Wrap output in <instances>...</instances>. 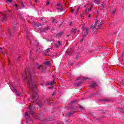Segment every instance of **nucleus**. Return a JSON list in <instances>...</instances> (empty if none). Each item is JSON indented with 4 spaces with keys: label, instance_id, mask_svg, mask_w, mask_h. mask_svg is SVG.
Segmentation results:
<instances>
[{
    "label": "nucleus",
    "instance_id": "nucleus-32",
    "mask_svg": "<svg viewBox=\"0 0 124 124\" xmlns=\"http://www.w3.org/2000/svg\"><path fill=\"white\" fill-rule=\"evenodd\" d=\"M42 104V103H41V102H39V106L40 107L41 106V105Z\"/></svg>",
    "mask_w": 124,
    "mask_h": 124
},
{
    "label": "nucleus",
    "instance_id": "nucleus-26",
    "mask_svg": "<svg viewBox=\"0 0 124 124\" xmlns=\"http://www.w3.org/2000/svg\"><path fill=\"white\" fill-rule=\"evenodd\" d=\"M116 13V10H113L112 12V14H115Z\"/></svg>",
    "mask_w": 124,
    "mask_h": 124
},
{
    "label": "nucleus",
    "instance_id": "nucleus-50",
    "mask_svg": "<svg viewBox=\"0 0 124 124\" xmlns=\"http://www.w3.org/2000/svg\"><path fill=\"white\" fill-rule=\"evenodd\" d=\"M30 54H31V52H30Z\"/></svg>",
    "mask_w": 124,
    "mask_h": 124
},
{
    "label": "nucleus",
    "instance_id": "nucleus-30",
    "mask_svg": "<svg viewBox=\"0 0 124 124\" xmlns=\"http://www.w3.org/2000/svg\"><path fill=\"white\" fill-rule=\"evenodd\" d=\"M25 116H26V117H28V116H29V112H26Z\"/></svg>",
    "mask_w": 124,
    "mask_h": 124
},
{
    "label": "nucleus",
    "instance_id": "nucleus-49",
    "mask_svg": "<svg viewBox=\"0 0 124 124\" xmlns=\"http://www.w3.org/2000/svg\"><path fill=\"white\" fill-rule=\"evenodd\" d=\"M79 79H80V78H78V80H79Z\"/></svg>",
    "mask_w": 124,
    "mask_h": 124
},
{
    "label": "nucleus",
    "instance_id": "nucleus-3",
    "mask_svg": "<svg viewBox=\"0 0 124 124\" xmlns=\"http://www.w3.org/2000/svg\"><path fill=\"white\" fill-rule=\"evenodd\" d=\"M84 6L86 8L85 13L87 15H88V18H91V15L88 13L89 12H91L92 8L93 7V5L90 6L89 4H87L85 5Z\"/></svg>",
    "mask_w": 124,
    "mask_h": 124
},
{
    "label": "nucleus",
    "instance_id": "nucleus-9",
    "mask_svg": "<svg viewBox=\"0 0 124 124\" xmlns=\"http://www.w3.org/2000/svg\"><path fill=\"white\" fill-rule=\"evenodd\" d=\"M36 66L37 67V68H38L39 69L41 70V71L42 72H45V69H46V68H43L42 67V65H39V64L38 63L36 64Z\"/></svg>",
    "mask_w": 124,
    "mask_h": 124
},
{
    "label": "nucleus",
    "instance_id": "nucleus-45",
    "mask_svg": "<svg viewBox=\"0 0 124 124\" xmlns=\"http://www.w3.org/2000/svg\"><path fill=\"white\" fill-rule=\"evenodd\" d=\"M53 87H48V89H52Z\"/></svg>",
    "mask_w": 124,
    "mask_h": 124
},
{
    "label": "nucleus",
    "instance_id": "nucleus-12",
    "mask_svg": "<svg viewBox=\"0 0 124 124\" xmlns=\"http://www.w3.org/2000/svg\"><path fill=\"white\" fill-rule=\"evenodd\" d=\"M46 85H49L52 86V85H55V81H53L51 82H47Z\"/></svg>",
    "mask_w": 124,
    "mask_h": 124
},
{
    "label": "nucleus",
    "instance_id": "nucleus-10",
    "mask_svg": "<svg viewBox=\"0 0 124 124\" xmlns=\"http://www.w3.org/2000/svg\"><path fill=\"white\" fill-rule=\"evenodd\" d=\"M57 10L60 11V12H62V11H63V9H62V6L57 7Z\"/></svg>",
    "mask_w": 124,
    "mask_h": 124
},
{
    "label": "nucleus",
    "instance_id": "nucleus-22",
    "mask_svg": "<svg viewBox=\"0 0 124 124\" xmlns=\"http://www.w3.org/2000/svg\"><path fill=\"white\" fill-rule=\"evenodd\" d=\"M54 46L56 47V48H59V45H57V44H55Z\"/></svg>",
    "mask_w": 124,
    "mask_h": 124
},
{
    "label": "nucleus",
    "instance_id": "nucleus-34",
    "mask_svg": "<svg viewBox=\"0 0 124 124\" xmlns=\"http://www.w3.org/2000/svg\"><path fill=\"white\" fill-rule=\"evenodd\" d=\"M74 102H75V101H73L71 102L70 104H72V103H74Z\"/></svg>",
    "mask_w": 124,
    "mask_h": 124
},
{
    "label": "nucleus",
    "instance_id": "nucleus-46",
    "mask_svg": "<svg viewBox=\"0 0 124 124\" xmlns=\"http://www.w3.org/2000/svg\"><path fill=\"white\" fill-rule=\"evenodd\" d=\"M79 108H80V109H82V107H81V106H79Z\"/></svg>",
    "mask_w": 124,
    "mask_h": 124
},
{
    "label": "nucleus",
    "instance_id": "nucleus-4",
    "mask_svg": "<svg viewBox=\"0 0 124 124\" xmlns=\"http://www.w3.org/2000/svg\"><path fill=\"white\" fill-rule=\"evenodd\" d=\"M13 88L12 91L13 93H15L16 94V95L18 96L21 95V93H18V91H19V87L16 85H12Z\"/></svg>",
    "mask_w": 124,
    "mask_h": 124
},
{
    "label": "nucleus",
    "instance_id": "nucleus-14",
    "mask_svg": "<svg viewBox=\"0 0 124 124\" xmlns=\"http://www.w3.org/2000/svg\"><path fill=\"white\" fill-rule=\"evenodd\" d=\"M96 86V83L93 82L90 85V88H94Z\"/></svg>",
    "mask_w": 124,
    "mask_h": 124
},
{
    "label": "nucleus",
    "instance_id": "nucleus-41",
    "mask_svg": "<svg viewBox=\"0 0 124 124\" xmlns=\"http://www.w3.org/2000/svg\"><path fill=\"white\" fill-rule=\"evenodd\" d=\"M83 40H84V39H82L80 40V42H82Z\"/></svg>",
    "mask_w": 124,
    "mask_h": 124
},
{
    "label": "nucleus",
    "instance_id": "nucleus-11",
    "mask_svg": "<svg viewBox=\"0 0 124 124\" xmlns=\"http://www.w3.org/2000/svg\"><path fill=\"white\" fill-rule=\"evenodd\" d=\"M62 32H61L60 33H58L56 34V37L57 38L60 37V36H62Z\"/></svg>",
    "mask_w": 124,
    "mask_h": 124
},
{
    "label": "nucleus",
    "instance_id": "nucleus-42",
    "mask_svg": "<svg viewBox=\"0 0 124 124\" xmlns=\"http://www.w3.org/2000/svg\"><path fill=\"white\" fill-rule=\"evenodd\" d=\"M37 1H38V0H35V2L36 3L37 2Z\"/></svg>",
    "mask_w": 124,
    "mask_h": 124
},
{
    "label": "nucleus",
    "instance_id": "nucleus-29",
    "mask_svg": "<svg viewBox=\"0 0 124 124\" xmlns=\"http://www.w3.org/2000/svg\"><path fill=\"white\" fill-rule=\"evenodd\" d=\"M71 11L72 13H73L74 12V11H75V10H74L73 9H71Z\"/></svg>",
    "mask_w": 124,
    "mask_h": 124
},
{
    "label": "nucleus",
    "instance_id": "nucleus-47",
    "mask_svg": "<svg viewBox=\"0 0 124 124\" xmlns=\"http://www.w3.org/2000/svg\"><path fill=\"white\" fill-rule=\"evenodd\" d=\"M71 24H72V22H71V23H70V25H71Z\"/></svg>",
    "mask_w": 124,
    "mask_h": 124
},
{
    "label": "nucleus",
    "instance_id": "nucleus-25",
    "mask_svg": "<svg viewBox=\"0 0 124 124\" xmlns=\"http://www.w3.org/2000/svg\"><path fill=\"white\" fill-rule=\"evenodd\" d=\"M72 32H73L74 33H75L76 32V29H74L72 30Z\"/></svg>",
    "mask_w": 124,
    "mask_h": 124
},
{
    "label": "nucleus",
    "instance_id": "nucleus-16",
    "mask_svg": "<svg viewBox=\"0 0 124 124\" xmlns=\"http://www.w3.org/2000/svg\"><path fill=\"white\" fill-rule=\"evenodd\" d=\"M25 31H26V33L27 34V36H29V32H30V31H29V29H28V28H26L25 29Z\"/></svg>",
    "mask_w": 124,
    "mask_h": 124
},
{
    "label": "nucleus",
    "instance_id": "nucleus-18",
    "mask_svg": "<svg viewBox=\"0 0 124 124\" xmlns=\"http://www.w3.org/2000/svg\"><path fill=\"white\" fill-rule=\"evenodd\" d=\"M18 29V27H17V26L14 25V31H16Z\"/></svg>",
    "mask_w": 124,
    "mask_h": 124
},
{
    "label": "nucleus",
    "instance_id": "nucleus-17",
    "mask_svg": "<svg viewBox=\"0 0 124 124\" xmlns=\"http://www.w3.org/2000/svg\"><path fill=\"white\" fill-rule=\"evenodd\" d=\"M94 2H95V4H97L99 3V0H95Z\"/></svg>",
    "mask_w": 124,
    "mask_h": 124
},
{
    "label": "nucleus",
    "instance_id": "nucleus-43",
    "mask_svg": "<svg viewBox=\"0 0 124 124\" xmlns=\"http://www.w3.org/2000/svg\"><path fill=\"white\" fill-rule=\"evenodd\" d=\"M55 94V92H53V93H52V96H54Z\"/></svg>",
    "mask_w": 124,
    "mask_h": 124
},
{
    "label": "nucleus",
    "instance_id": "nucleus-28",
    "mask_svg": "<svg viewBox=\"0 0 124 124\" xmlns=\"http://www.w3.org/2000/svg\"><path fill=\"white\" fill-rule=\"evenodd\" d=\"M49 4H50V2H49V1H47L46 5H49Z\"/></svg>",
    "mask_w": 124,
    "mask_h": 124
},
{
    "label": "nucleus",
    "instance_id": "nucleus-1",
    "mask_svg": "<svg viewBox=\"0 0 124 124\" xmlns=\"http://www.w3.org/2000/svg\"><path fill=\"white\" fill-rule=\"evenodd\" d=\"M34 72L31 74V71L29 69L26 70L25 73L22 74V78L24 81L27 80L28 86L31 91V94L33 96V101L35 103H37L38 101V94H37V88H36V83L33 79V74Z\"/></svg>",
    "mask_w": 124,
    "mask_h": 124
},
{
    "label": "nucleus",
    "instance_id": "nucleus-13",
    "mask_svg": "<svg viewBox=\"0 0 124 124\" xmlns=\"http://www.w3.org/2000/svg\"><path fill=\"white\" fill-rule=\"evenodd\" d=\"M34 26L35 28H39V27H40V26H41V24L40 23H35Z\"/></svg>",
    "mask_w": 124,
    "mask_h": 124
},
{
    "label": "nucleus",
    "instance_id": "nucleus-24",
    "mask_svg": "<svg viewBox=\"0 0 124 124\" xmlns=\"http://www.w3.org/2000/svg\"><path fill=\"white\" fill-rule=\"evenodd\" d=\"M0 50H2V48L1 47H0ZM1 53H2V54H3V55H5V54H4L2 50L1 51Z\"/></svg>",
    "mask_w": 124,
    "mask_h": 124
},
{
    "label": "nucleus",
    "instance_id": "nucleus-39",
    "mask_svg": "<svg viewBox=\"0 0 124 124\" xmlns=\"http://www.w3.org/2000/svg\"><path fill=\"white\" fill-rule=\"evenodd\" d=\"M50 48H48L46 50V52H49V50H50Z\"/></svg>",
    "mask_w": 124,
    "mask_h": 124
},
{
    "label": "nucleus",
    "instance_id": "nucleus-7",
    "mask_svg": "<svg viewBox=\"0 0 124 124\" xmlns=\"http://www.w3.org/2000/svg\"><path fill=\"white\" fill-rule=\"evenodd\" d=\"M0 15H2V20L3 22H5V21L7 20V17L6 16V12H4V13L0 12Z\"/></svg>",
    "mask_w": 124,
    "mask_h": 124
},
{
    "label": "nucleus",
    "instance_id": "nucleus-6",
    "mask_svg": "<svg viewBox=\"0 0 124 124\" xmlns=\"http://www.w3.org/2000/svg\"><path fill=\"white\" fill-rule=\"evenodd\" d=\"M20 4L21 7L20 8H19V6H18V5L17 4H14V6L16 8V10H19V9H23L25 8V5H24V3H23V1H20Z\"/></svg>",
    "mask_w": 124,
    "mask_h": 124
},
{
    "label": "nucleus",
    "instance_id": "nucleus-20",
    "mask_svg": "<svg viewBox=\"0 0 124 124\" xmlns=\"http://www.w3.org/2000/svg\"><path fill=\"white\" fill-rule=\"evenodd\" d=\"M104 6H105L104 4H102V5H101V6H100L101 9H102L103 8V7H104Z\"/></svg>",
    "mask_w": 124,
    "mask_h": 124
},
{
    "label": "nucleus",
    "instance_id": "nucleus-21",
    "mask_svg": "<svg viewBox=\"0 0 124 124\" xmlns=\"http://www.w3.org/2000/svg\"><path fill=\"white\" fill-rule=\"evenodd\" d=\"M57 6L58 7H61V6H62V4H61V3H58V4H57Z\"/></svg>",
    "mask_w": 124,
    "mask_h": 124
},
{
    "label": "nucleus",
    "instance_id": "nucleus-44",
    "mask_svg": "<svg viewBox=\"0 0 124 124\" xmlns=\"http://www.w3.org/2000/svg\"><path fill=\"white\" fill-rule=\"evenodd\" d=\"M69 114H70V115H72V113L70 112V113H69Z\"/></svg>",
    "mask_w": 124,
    "mask_h": 124
},
{
    "label": "nucleus",
    "instance_id": "nucleus-36",
    "mask_svg": "<svg viewBox=\"0 0 124 124\" xmlns=\"http://www.w3.org/2000/svg\"><path fill=\"white\" fill-rule=\"evenodd\" d=\"M80 17L81 18V19H83V15H80Z\"/></svg>",
    "mask_w": 124,
    "mask_h": 124
},
{
    "label": "nucleus",
    "instance_id": "nucleus-2",
    "mask_svg": "<svg viewBox=\"0 0 124 124\" xmlns=\"http://www.w3.org/2000/svg\"><path fill=\"white\" fill-rule=\"evenodd\" d=\"M101 25H102V20L97 21L95 20V24H92L91 26V29H92L94 33H97V30L100 28Z\"/></svg>",
    "mask_w": 124,
    "mask_h": 124
},
{
    "label": "nucleus",
    "instance_id": "nucleus-27",
    "mask_svg": "<svg viewBox=\"0 0 124 124\" xmlns=\"http://www.w3.org/2000/svg\"><path fill=\"white\" fill-rule=\"evenodd\" d=\"M58 44H59V46L62 45V42H61V41H59L58 42Z\"/></svg>",
    "mask_w": 124,
    "mask_h": 124
},
{
    "label": "nucleus",
    "instance_id": "nucleus-8",
    "mask_svg": "<svg viewBox=\"0 0 124 124\" xmlns=\"http://www.w3.org/2000/svg\"><path fill=\"white\" fill-rule=\"evenodd\" d=\"M32 106H31V105H30L29 107V113H30V114L32 115V116L33 117L36 118V116H35V115H34V111H33V109H32Z\"/></svg>",
    "mask_w": 124,
    "mask_h": 124
},
{
    "label": "nucleus",
    "instance_id": "nucleus-38",
    "mask_svg": "<svg viewBox=\"0 0 124 124\" xmlns=\"http://www.w3.org/2000/svg\"><path fill=\"white\" fill-rule=\"evenodd\" d=\"M80 85H81V82L78 83V86H80Z\"/></svg>",
    "mask_w": 124,
    "mask_h": 124
},
{
    "label": "nucleus",
    "instance_id": "nucleus-48",
    "mask_svg": "<svg viewBox=\"0 0 124 124\" xmlns=\"http://www.w3.org/2000/svg\"><path fill=\"white\" fill-rule=\"evenodd\" d=\"M71 65H73V64H71Z\"/></svg>",
    "mask_w": 124,
    "mask_h": 124
},
{
    "label": "nucleus",
    "instance_id": "nucleus-31",
    "mask_svg": "<svg viewBox=\"0 0 124 124\" xmlns=\"http://www.w3.org/2000/svg\"><path fill=\"white\" fill-rule=\"evenodd\" d=\"M6 1H8L9 2H12V0H6Z\"/></svg>",
    "mask_w": 124,
    "mask_h": 124
},
{
    "label": "nucleus",
    "instance_id": "nucleus-35",
    "mask_svg": "<svg viewBox=\"0 0 124 124\" xmlns=\"http://www.w3.org/2000/svg\"><path fill=\"white\" fill-rule=\"evenodd\" d=\"M29 121H30V122H32V119L29 117Z\"/></svg>",
    "mask_w": 124,
    "mask_h": 124
},
{
    "label": "nucleus",
    "instance_id": "nucleus-19",
    "mask_svg": "<svg viewBox=\"0 0 124 124\" xmlns=\"http://www.w3.org/2000/svg\"><path fill=\"white\" fill-rule=\"evenodd\" d=\"M51 19H52V22H53V23H57V21H55V18L54 17H52Z\"/></svg>",
    "mask_w": 124,
    "mask_h": 124
},
{
    "label": "nucleus",
    "instance_id": "nucleus-23",
    "mask_svg": "<svg viewBox=\"0 0 124 124\" xmlns=\"http://www.w3.org/2000/svg\"><path fill=\"white\" fill-rule=\"evenodd\" d=\"M45 103H47V104H49V100H48V99L46 100Z\"/></svg>",
    "mask_w": 124,
    "mask_h": 124
},
{
    "label": "nucleus",
    "instance_id": "nucleus-37",
    "mask_svg": "<svg viewBox=\"0 0 124 124\" xmlns=\"http://www.w3.org/2000/svg\"><path fill=\"white\" fill-rule=\"evenodd\" d=\"M69 52H68V51H66V55H67V56H68V54H69Z\"/></svg>",
    "mask_w": 124,
    "mask_h": 124
},
{
    "label": "nucleus",
    "instance_id": "nucleus-15",
    "mask_svg": "<svg viewBox=\"0 0 124 124\" xmlns=\"http://www.w3.org/2000/svg\"><path fill=\"white\" fill-rule=\"evenodd\" d=\"M44 63L46 65H50V61H46Z\"/></svg>",
    "mask_w": 124,
    "mask_h": 124
},
{
    "label": "nucleus",
    "instance_id": "nucleus-5",
    "mask_svg": "<svg viewBox=\"0 0 124 124\" xmlns=\"http://www.w3.org/2000/svg\"><path fill=\"white\" fill-rule=\"evenodd\" d=\"M88 33H89V28L83 27L82 31V36H83V37L87 36V35H88Z\"/></svg>",
    "mask_w": 124,
    "mask_h": 124
},
{
    "label": "nucleus",
    "instance_id": "nucleus-40",
    "mask_svg": "<svg viewBox=\"0 0 124 124\" xmlns=\"http://www.w3.org/2000/svg\"><path fill=\"white\" fill-rule=\"evenodd\" d=\"M8 32H9L10 35H11V33L10 32V31H8Z\"/></svg>",
    "mask_w": 124,
    "mask_h": 124
},
{
    "label": "nucleus",
    "instance_id": "nucleus-33",
    "mask_svg": "<svg viewBox=\"0 0 124 124\" xmlns=\"http://www.w3.org/2000/svg\"><path fill=\"white\" fill-rule=\"evenodd\" d=\"M77 13H78V12L79 11V7H78V8L77 9Z\"/></svg>",
    "mask_w": 124,
    "mask_h": 124
}]
</instances>
